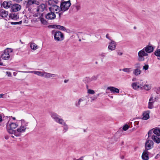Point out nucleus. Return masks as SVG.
Listing matches in <instances>:
<instances>
[{"label":"nucleus","instance_id":"1","mask_svg":"<svg viewBox=\"0 0 160 160\" xmlns=\"http://www.w3.org/2000/svg\"><path fill=\"white\" fill-rule=\"evenodd\" d=\"M18 126L16 123L12 122L9 123V122L7 124V128L8 132L11 134H13L17 137H19L21 135V134L17 132L16 130H14L13 129L16 128Z\"/></svg>","mask_w":160,"mask_h":160},{"label":"nucleus","instance_id":"2","mask_svg":"<svg viewBox=\"0 0 160 160\" xmlns=\"http://www.w3.org/2000/svg\"><path fill=\"white\" fill-rule=\"evenodd\" d=\"M52 34L53 36L54 39L56 41H61L64 38V35L61 32L53 30L52 31Z\"/></svg>","mask_w":160,"mask_h":160},{"label":"nucleus","instance_id":"3","mask_svg":"<svg viewBox=\"0 0 160 160\" xmlns=\"http://www.w3.org/2000/svg\"><path fill=\"white\" fill-rule=\"evenodd\" d=\"M71 5L70 0L65 1L61 0L60 4V9L61 11L65 12L68 10Z\"/></svg>","mask_w":160,"mask_h":160},{"label":"nucleus","instance_id":"4","mask_svg":"<svg viewBox=\"0 0 160 160\" xmlns=\"http://www.w3.org/2000/svg\"><path fill=\"white\" fill-rule=\"evenodd\" d=\"M21 121V125L16 130L17 132L19 134H21V133L24 132L25 131L28 123V122H26L24 119H22Z\"/></svg>","mask_w":160,"mask_h":160},{"label":"nucleus","instance_id":"5","mask_svg":"<svg viewBox=\"0 0 160 160\" xmlns=\"http://www.w3.org/2000/svg\"><path fill=\"white\" fill-rule=\"evenodd\" d=\"M13 50L11 48H7L4 51L3 53L1 55L2 58L4 60L8 59L10 57L11 53Z\"/></svg>","mask_w":160,"mask_h":160},{"label":"nucleus","instance_id":"6","mask_svg":"<svg viewBox=\"0 0 160 160\" xmlns=\"http://www.w3.org/2000/svg\"><path fill=\"white\" fill-rule=\"evenodd\" d=\"M138 54V59L139 61H144L145 59L144 57L147 56L148 55V54L143 49L139 52Z\"/></svg>","mask_w":160,"mask_h":160},{"label":"nucleus","instance_id":"7","mask_svg":"<svg viewBox=\"0 0 160 160\" xmlns=\"http://www.w3.org/2000/svg\"><path fill=\"white\" fill-rule=\"evenodd\" d=\"M51 117L57 122L59 124H62V122L63 120L60 118V116L56 113L55 112H52L51 114Z\"/></svg>","mask_w":160,"mask_h":160},{"label":"nucleus","instance_id":"8","mask_svg":"<svg viewBox=\"0 0 160 160\" xmlns=\"http://www.w3.org/2000/svg\"><path fill=\"white\" fill-rule=\"evenodd\" d=\"M153 147V142L151 140L147 139L145 145L144 150L148 151Z\"/></svg>","mask_w":160,"mask_h":160},{"label":"nucleus","instance_id":"9","mask_svg":"<svg viewBox=\"0 0 160 160\" xmlns=\"http://www.w3.org/2000/svg\"><path fill=\"white\" fill-rule=\"evenodd\" d=\"M153 129H152L151 130H150L148 133V138L152 136V132L155 134L156 135V136H160V129L156 128H155L153 131H152V130Z\"/></svg>","mask_w":160,"mask_h":160},{"label":"nucleus","instance_id":"10","mask_svg":"<svg viewBox=\"0 0 160 160\" xmlns=\"http://www.w3.org/2000/svg\"><path fill=\"white\" fill-rule=\"evenodd\" d=\"M116 43L112 40H111V42L109 43L108 47V49L111 51H113L115 49L116 47Z\"/></svg>","mask_w":160,"mask_h":160},{"label":"nucleus","instance_id":"11","mask_svg":"<svg viewBox=\"0 0 160 160\" xmlns=\"http://www.w3.org/2000/svg\"><path fill=\"white\" fill-rule=\"evenodd\" d=\"M50 12L46 14L45 17L46 19L48 20H53L56 18V15L54 12Z\"/></svg>","mask_w":160,"mask_h":160},{"label":"nucleus","instance_id":"12","mask_svg":"<svg viewBox=\"0 0 160 160\" xmlns=\"http://www.w3.org/2000/svg\"><path fill=\"white\" fill-rule=\"evenodd\" d=\"M21 7L20 5L18 4H13L12 6L11 11L13 12H17L20 10Z\"/></svg>","mask_w":160,"mask_h":160},{"label":"nucleus","instance_id":"13","mask_svg":"<svg viewBox=\"0 0 160 160\" xmlns=\"http://www.w3.org/2000/svg\"><path fill=\"white\" fill-rule=\"evenodd\" d=\"M49 9L50 11L54 12V11H58L56 13H58L60 11V7H59L58 6L55 5L54 6H50L49 8Z\"/></svg>","mask_w":160,"mask_h":160},{"label":"nucleus","instance_id":"14","mask_svg":"<svg viewBox=\"0 0 160 160\" xmlns=\"http://www.w3.org/2000/svg\"><path fill=\"white\" fill-rule=\"evenodd\" d=\"M147 53H150L153 51L154 48L152 45H147L143 48Z\"/></svg>","mask_w":160,"mask_h":160},{"label":"nucleus","instance_id":"15","mask_svg":"<svg viewBox=\"0 0 160 160\" xmlns=\"http://www.w3.org/2000/svg\"><path fill=\"white\" fill-rule=\"evenodd\" d=\"M148 154L149 152L148 151L144 150L142 156V159L143 160H148L149 158Z\"/></svg>","mask_w":160,"mask_h":160},{"label":"nucleus","instance_id":"16","mask_svg":"<svg viewBox=\"0 0 160 160\" xmlns=\"http://www.w3.org/2000/svg\"><path fill=\"white\" fill-rule=\"evenodd\" d=\"M8 16L10 18L12 19L17 20L19 18V15L18 13L12 12L9 14Z\"/></svg>","mask_w":160,"mask_h":160},{"label":"nucleus","instance_id":"17","mask_svg":"<svg viewBox=\"0 0 160 160\" xmlns=\"http://www.w3.org/2000/svg\"><path fill=\"white\" fill-rule=\"evenodd\" d=\"M150 111L147 110L143 112V117L142 119L143 120H147L149 118V113Z\"/></svg>","mask_w":160,"mask_h":160},{"label":"nucleus","instance_id":"18","mask_svg":"<svg viewBox=\"0 0 160 160\" xmlns=\"http://www.w3.org/2000/svg\"><path fill=\"white\" fill-rule=\"evenodd\" d=\"M154 102L155 100L153 98V97H150L148 104V108L151 109L153 108V103Z\"/></svg>","mask_w":160,"mask_h":160},{"label":"nucleus","instance_id":"19","mask_svg":"<svg viewBox=\"0 0 160 160\" xmlns=\"http://www.w3.org/2000/svg\"><path fill=\"white\" fill-rule=\"evenodd\" d=\"M107 90H110L112 93H119V90L117 88L113 87H108L107 88Z\"/></svg>","mask_w":160,"mask_h":160},{"label":"nucleus","instance_id":"20","mask_svg":"<svg viewBox=\"0 0 160 160\" xmlns=\"http://www.w3.org/2000/svg\"><path fill=\"white\" fill-rule=\"evenodd\" d=\"M58 2V0H48L47 2L48 5L52 6L56 5Z\"/></svg>","mask_w":160,"mask_h":160},{"label":"nucleus","instance_id":"21","mask_svg":"<svg viewBox=\"0 0 160 160\" xmlns=\"http://www.w3.org/2000/svg\"><path fill=\"white\" fill-rule=\"evenodd\" d=\"M45 8V5L44 4H42L40 5L38 8L37 11L40 13L44 11Z\"/></svg>","mask_w":160,"mask_h":160},{"label":"nucleus","instance_id":"22","mask_svg":"<svg viewBox=\"0 0 160 160\" xmlns=\"http://www.w3.org/2000/svg\"><path fill=\"white\" fill-rule=\"evenodd\" d=\"M8 14V12L0 8V16L2 17H6Z\"/></svg>","mask_w":160,"mask_h":160},{"label":"nucleus","instance_id":"23","mask_svg":"<svg viewBox=\"0 0 160 160\" xmlns=\"http://www.w3.org/2000/svg\"><path fill=\"white\" fill-rule=\"evenodd\" d=\"M152 139L157 143H159L160 142V138L158 136L153 135L152 136Z\"/></svg>","mask_w":160,"mask_h":160},{"label":"nucleus","instance_id":"24","mask_svg":"<svg viewBox=\"0 0 160 160\" xmlns=\"http://www.w3.org/2000/svg\"><path fill=\"white\" fill-rule=\"evenodd\" d=\"M58 76L57 74H51L48 72H45L44 77L46 78H50L51 77H54Z\"/></svg>","mask_w":160,"mask_h":160},{"label":"nucleus","instance_id":"25","mask_svg":"<svg viewBox=\"0 0 160 160\" xmlns=\"http://www.w3.org/2000/svg\"><path fill=\"white\" fill-rule=\"evenodd\" d=\"M73 8H75L74 10L76 12L78 11L81 9V5L80 3H77L75 5L72 6Z\"/></svg>","mask_w":160,"mask_h":160},{"label":"nucleus","instance_id":"26","mask_svg":"<svg viewBox=\"0 0 160 160\" xmlns=\"http://www.w3.org/2000/svg\"><path fill=\"white\" fill-rule=\"evenodd\" d=\"M34 74H36L38 76H44L45 72H42L40 71H33L32 72Z\"/></svg>","mask_w":160,"mask_h":160},{"label":"nucleus","instance_id":"27","mask_svg":"<svg viewBox=\"0 0 160 160\" xmlns=\"http://www.w3.org/2000/svg\"><path fill=\"white\" fill-rule=\"evenodd\" d=\"M139 84V82H133L132 84V86L133 88L134 89H137L139 88V86L138 85Z\"/></svg>","mask_w":160,"mask_h":160},{"label":"nucleus","instance_id":"28","mask_svg":"<svg viewBox=\"0 0 160 160\" xmlns=\"http://www.w3.org/2000/svg\"><path fill=\"white\" fill-rule=\"evenodd\" d=\"M98 77V76H93L91 78H86V79L87 80H88V82H91L92 81L96 80L97 79Z\"/></svg>","mask_w":160,"mask_h":160},{"label":"nucleus","instance_id":"29","mask_svg":"<svg viewBox=\"0 0 160 160\" xmlns=\"http://www.w3.org/2000/svg\"><path fill=\"white\" fill-rule=\"evenodd\" d=\"M141 71L139 69L136 68L134 70L133 73L135 75L137 76L140 75L141 73Z\"/></svg>","mask_w":160,"mask_h":160},{"label":"nucleus","instance_id":"30","mask_svg":"<svg viewBox=\"0 0 160 160\" xmlns=\"http://www.w3.org/2000/svg\"><path fill=\"white\" fill-rule=\"evenodd\" d=\"M62 123V124H60L63 125L64 126L63 127L64 130L63 131H64V133L68 130V125L66 124L65 122H64V120L63 121Z\"/></svg>","mask_w":160,"mask_h":160},{"label":"nucleus","instance_id":"31","mask_svg":"<svg viewBox=\"0 0 160 160\" xmlns=\"http://www.w3.org/2000/svg\"><path fill=\"white\" fill-rule=\"evenodd\" d=\"M35 0H28L27 3V7H29L30 5L35 3Z\"/></svg>","mask_w":160,"mask_h":160},{"label":"nucleus","instance_id":"32","mask_svg":"<svg viewBox=\"0 0 160 160\" xmlns=\"http://www.w3.org/2000/svg\"><path fill=\"white\" fill-rule=\"evenodd\" d=\"M9 2H8L6 1H4L1 4V6H2L5 8H8L10 7V5H9Z\"/></svg>","mask_w":160,"mask_h":160},{"label":"nucleus","instance_id":"33","mask_svg":"<svg viewBox=\"0 0 160 160\" xmlns=\"http://www.w3.org/2000/svg\"><path fill=\"white\" fill-rule=\"evenodd\" d=\"M30 47L32 49L35 50L38 48V46L35 44L32 43L31 44Z\"/></svg>","mask_w":160,"mask_h":160},{"label":"nucleus","instance_id":"34","mask_svg":"<svg viewBox=\"0 0 160 160\" xmlns=\"http://www.w3.org/2000/svg\"><path fill=\"white\" fill-rule=\"evenodd\" d=\"M155 55L158 57H160V49H157L154 52Z\"/></svg>","mask_w":160,"mask_h":160},{"label":"nucleus","instance_id":"35","mask_svg":"<svg viewBox=\"0 0 160 160\" xmlns=\"http://www.w3.org/2000/svg\"><path fill=\"white\" fill-rule=\"evenodd\" d=\"M61 30L64 31L66 30V28L63 26L58 25L57 28Z\"/></svg>","mask_w":160,"mask_h":160},{"label":"nucleus","instance_id":"36","mask_svg":"<svg viewBox=\"0 0 160 160\" xmlns=\"http://www.w3.org/2000/svg\"><path fill=\"white\" fill-rule=\"evenodd\" d=\"M122 70L123 71L127 72L128 73H129L131 71V68H123Z\"/></svg>","mask_w":160,"mask_h":160},{"label":"nucleus","instance_id":"37","mask_svg":"<svg viewBox=\"0 0 160 160\" xmlns=\"http://www.w3.org/2000/svg\"><path fill=\"white\" fill-rule=\"evenodd\" d=\"M40 21L41 23L44 25H47V22L46 20H45L43 18H40Z\"/></svg>","mask_w":160,"mask_h":160},{"label":"nucleus","instance_id":"38","mask_svg":"<svg viewBox=\"0 0 160 160\" xmlns=\"http://www.w3.org/2000/svg\"><path fill=\"white\" fill-rule=\"evenodd\" d=\"M150 88L149 85H144L142 89H145L148 90H149Z\"/></svg>","mask_w":160,"mask_h":160},{"label":"nucleus","instance_id":"39","mask_svg":"<svg viewBox=\"0 0 160 160\" xmlns=\"http://www.w3.org/2000/svg\"><path fill=\"white\" fill-rule=\"evenodd\" d=\"M83 100H82V99H80L78 102H77V103H76V106L77 107H79V106L80 104V103L81 102H82L83 101Z\"/></svg>","mask_w":160,"mask_h":160},{"label":"nucleus","instance_id":"40","mask_svg":"<svg viewBox=\"0 0 160 160\" xmlns=\"http://www.w3.org/2000/svg\"><path fill=\"white\" fill-rule=\"evenodd\" d=\"M10 23L12 25L21 24L22 23V21H21L19 22H11Z\"/></svg>","mask_w":160,"mask_h":160},{"label":"nucleus","instance_id":"41","mask_svg":"<svg viewBox=\"0 0 160 160\" xmlns=\"http://www.w3.org/2000/svg\"><path fill=\"white\" fill-rule=\"evenodd\" d=\"M135 67L136 68L139 69L141 68L140 63L139 62L135 64Z\"/></svg>","mask_w":160,"mask_h":160},{"label":"nucleus","instance_id":"42","mask_svg":"<svg viewBox=\"0 0 160 160\" xmlns=\"http://www.w3.org/2000/svg\"><path fill=\"white\" fill-rule=\"evenodd\" d=\"M142 81H141L139 82V84H138L139 88H140L141 89H142V88H143L144 85H145L143 82H142Z\"/></svg>","mask_w":160,"mask_h":160},{"label":"nucleus","instance_id":"43","mask_svg":"<svg viewBox=\"0 0 160 160\" xmlns=\"http://www.w3.org/2000/svg\"><path fill=\"white\" fill-rule=\"evenodd\" d=\"M129 128V126L127 124H126L123 127L122 129L124 131H126Z\"/></svg>","mask_w":160,"mask_h":160},{"label":"nucleus","instance_id":"44","mask_svg":"<svg viewBox=\"0 0 160 160\" xmlns=\"http://www.w3.org/2000/svg\"><path fill=\"white\" fill-rule=\"evenodd\" d=\"M88 93L91 94H93L95 93V92L94 90L91 89H88Z\"/></svg>","mask_w":160,"mask_h":160},{"label":"nucleus","instance_id":"45","mask_svg":"<svg viewBox=\"0 0 160 160\" xmlns=\"http://www.w3.org/2000/svg\"><path fill=\"white\" fill-rule=\"evenodd\" d=\"M57 25H49V27H50L52 28H57Z\"/></svg>","mask_w":160,"mask_h":160},{"label":"nucleus","instance_id":"46","mask_svg":"<svg viewBox=\"0 0 160 160\" xmlns=\"http://www.w3.org/2000/svg\"><path fill=\"white\" fill-rule=\"evenodd\" d=\"M149 66L148 65H145L143 67V69L145 70H147Z\"/></svg>","mask_w":160,"mask_h":160},{"label":"nucleus","instance_id":"47","mask_svg":"<svg viewBox=\"0 0 160 160\" xmlns=\"http://www.w3.org/2000/svg\"><path fill=\"white\" fill-rule=\"evenodd\" d=\"M7 95L6 94H0V98H6Z\"/></svg>","mask_w":160,"mask_h":160},{"label":"nucleus","instance_id":"48","mask_svg":"<svg viewBox=\"0 0 160 160\" xmlns=\"http://www.w3.org/2000/svg\"><path fill=\"white\" fill-rule=\"evenodd\" d=\"M64 12L61 11L60 10V11L58 13H59V18H61V15L63 14V13Z\"/></svg>","mask_w":160,"mask_h":160},{"label":"nucleus","instance_id":"49","mask_svg":"<svg viewBox=\"0 0 160 160\" xmlns=\"http://www.w3.org/2000/svg\"><path fill=\"white\" fill-rule=\"evenodd\" d=\"M106 37L107 39H108L109 40L111 41V40H112L110 38V37L109 36V34L108 33L107 34L106 36Z\"/></svg>","mask_w":160,"mask_h":160},{"label":"nucleus","instance_id":"50","mask_svg":"<svg viewBox=\"0 0 160 160\" xmlns=\"http://www.w3.org/2000/svg\"><path fill=\"white\" fill-rule=\"evenodd\" d=\"M7 74L9 77H10L11 76V73L10 72H7Z\"/></svg>","mask_w":160,"mask_h":160},{"label":"nucleus","instance_id":"51","mask_svg":"<svg viewBox=\"0 0 160 160\" xmlns=\"http://www.w3.org/2000/svg\"><path fill=\"white\" fill-rule=\"evenodd\" d=\"M13 1L14 2H15L17 3H19L21 1H22V0H13Z\"/></svg>","mask_w":160,"mask_h":160},{"label":"nucleus","instance_id":"52","mask_svg":"<svg viewBox=\"0 0 160 160\" xmlns=\"http://www.w3.org/2000/svg\"><path fill=\"white\" fill-rule=\"evenodd\" d=\"M118 54L119 55H122V52L118 51L117 52Z\"/></svg>","mask_w":160,"mask_h":160},{"label":"nucleus","instance_id":"53","mask_svg":"<svg viewBox=\"0 0 160 160\" xmlns=\"http://www.w3.org/2000/svg\"><path fill=\"white\" fill-rule=\"evenodd\" d=\"M5 138L6 139H8L9 138V137L8 136H5Z\"/></svg>","mask_w":160,"mask_h":160},{"label":"nucleus","instance_id":"54","mask_svg":"<svg viewBox=\"0 0 160 160\" xmlns=\"http://www.w3.org/2000/svg\"><path fill=\"white\" fill-rule=\"evenodd\" d=\"M160 156V155L159 154H158L157 155L155 156V159H157L158 158V156Z\"/></svg>","mask_w":160,"mask_h":160},{"label":"nucleus","instance_id":"55","mask_svg":"<svg viewBox=\"0 0 160 160\" xmlns=\"http://www.w3.org/2000/svg\"><path fill=\"white\" fill-rule=\"evenodd\" d=\"M9 2V5H10H10H12V1H9V2Z\"/></svg>","mask_w":160,"mask_h":160},{"label":"nucleus","instance_id":"56","mask_svg":"<svg viewBox=\"0 0 160 160\" xmlns=\"http://www.w3.org/2000/svg\"><path fill=\"white\" fill-rule=\"evenodd\" d=\"M2 121V117L0 115V122H1Z\"/></svg>","mask_w":160,"mask_h":160},{"label":"nucleus","instance_id":"57","mask_svg":"<svg viewBox=\"0 0 160 160\" xmlns=\"http://www.w3.org/2000/svg\"><path fill=\"white\" fill-rule=\"evenodd\" d=\"M100 56H101V57H105V56L103 55V53H102V54H101Z\"/></svg>","mask_w":160,"mask_h":160},{"label":"nucleus","instance_id":"58","mask_svg":"<svg viewBox=\"0 0 160 160\" xmlns=\"http://www.w3.org/2000/svg\"><path fill=\"white\" fill-rule=\"evenodd\" d=\"M0 66H2L3 65V63H2L1 61V60H0Z\"/></svg>","mask_w":160,"mask_h":160},{"label":"nucleus","instance_id":"59","mask_svg":"<svg viewBox=\"0 0 160 160\" xmlns=\"http://www.w3.org/2000/svg\"><path fill=\"white\" fill-rule=\"evenodd\" d=\"M68 80H65L64 81V82L66 83L67 82H68Z\"/></svg>","mask_w":160,"mask_h":160},{"label":"nucleus","instance_id":"60","mask_svg":"<svg viewBox=\"0 0 160 160\" xmlns=\"http://www.w3.org/2000/svg\"><path fill=\"white\" fill-rule=\"evenodd\" d=\"M136 79L135 78H133L132 79V81H134L136 80Z\"/></svg>","mask_w":160,"mask_h":160},{"label":"nucleus","instance_id":"61","mask_svg":"<svg viewBox=\"0 0 160 160\" xmlns=\"http://www.w3.org/2000/svg\"><path fill=\"white\" fill-rule=\"evenodd\" d=\"M124 158V156H121V158L122 159H123Z\"/></svg>","mask_w":160,"mask_h":160},{"label":"nucleus","instance_id":"62","mask_svg":"<svg viewBox=\"0 0 160 160\" xmlns=\"http://www.w3.org/2000/svg\"><path fill=\"white\" fill-rule=\"evenodd\" d=\"M12 119L13 120H15V117H13V118Z\"/></svg>","mask_w":160,"mask_h":160},{"label":"nucleus","instance_id":"63","mask_svg":"<svg viewBox=\"0 0 160 160\" xmlns=\"http://www.w3.org/2000/svg\"><path fill=\"white\" fill-rule=\"evenodd\" d=\"M136 27H134V29H136Z\"/></svg>","mask_w":160,"mask_h":160},{"label":"nucleus","instance_id":"64","mask_svg":"<svg viewBox=\"0 0 160 160\" xmlns=\"http://www.w3.org/2000/svg\"><path fill=\"white\" fill-rule=\"evenodd\" d=\"M11 137L13 138H14V137L13 136H12Z\"/></svg>","mask_w":160,"mask_h":160}]
</instances>
